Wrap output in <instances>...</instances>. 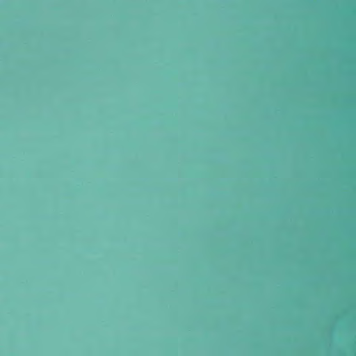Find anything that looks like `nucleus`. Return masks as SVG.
Wrapping results in <instances>:
<instances>
[{
	"label": "nucleus",
	"mask_w": 356,
	"mask_h": 356,
	"mask_svg": "<svg viewBox=\"0 0 356 356\" xmlns=\"http://www.w3.org/2000/svg\"><path fill=\"white\" fill-rule=\"evenodd\" d=\"M341 159H356V157H340Z\"/></svg>",
	"instance_id": "1"
}]
</instances>
